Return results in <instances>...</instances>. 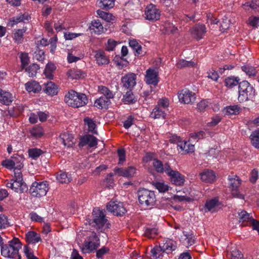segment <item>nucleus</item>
I'll list each match as a JSON object with an SVG mask.
<instances>
[{"instance_id": "f257e3e1", "label": "nucleus", "mask_w": 259, "mask_h": 259, "mask_svg": "<svg viewBox=\"0 0 259 259\" xmlns=\"http://www.w3.org/2000/svg\"><path fill=\"white\" fill-rule=\"evenodd\" d=\"M89 224L101 232L109 229L110 225L105 213L98 208H94L92 218L89 221Z\"/></svg>"}, {"instance_id": "f03ea898", "label": "nucleus", "mask_w": 259, "mask_h": 259, "mask_svg": "<svg viewBox=\"0 0 259 259\" xmlns=\"http://www.w3.org/2000/svg\"><path fill=\"white\" fill-rule=\"evenodd\" d=\"M22 247L20 240L16 237L8 242V244L2 245L1 254L5 257L11 259H21L19 251Z\"/></svg>"}, {"instance_id": "7ed1b4c3", "label": "nucleus", "mask_w": 259, "mask_h": 259, "mask_svg": "<svg viewBox=\"0 0 259 259\" xmlns=\"http://www.w3.org/2000/svg\"><path fill=\"white\" fill-rule=\"evenodd\" d=\"M64 101L68 106L78 108L85 105L88 102V99L84 94L70 90L65 96Z\"/></svg>"}, {"instance_id": "20e7f679", "label": "nucleus", "mask_w": 259, "mask_h": 259, "mask_svg": "<svg viewBox=\"0 0 259 259\" xmlns=\"http://www.w3.org/2000/svg\"><path fill=\"white\" fill-rule=\"evenodd\" d=\"M238 89V100L240 102L251 100L255 97V89L247 81L243 80L240 82Z\"/></svg>"}, {"instance_id": "39448f33", "label": "nucleus", "mask_w": 259, "mask_h": 259, "mask_svg": "<svg viewBox=\"0 0 259 259\" xmlns=\"http://www.w3.org/2000/svg\"><path fill=\"white\" fill-rule=\"evenodd\" d=\"M139 203L143 205L151 206L154 205L156 196L154 191L145 188H140L137 192Z\"/></svg>"}, {"instance_id": "423d86ee", "label": "nucleus", "mask_w": 259, "mask_h": 259, "mask_svg": "<svg viewBox=\"0 0 259 259\" xmlns=\"http://www.w3.org/2000/svg\"><path fill=\"white\" fill-rule=\"evenodd\" d=\"M100 246V239L96 233L92 232L80 248L83 253H89L96 250Z\"/></svg>"}, {"instance_id": "0eeeda50", "label": "nucleus", "mask_w": 259, "mask_h": 259, "mask_svg": "<svg viewBox=\"0 0 259 259\" xmlns=\"http://www.w3.org/2000/svg\"><path fill=\"white\" fill-rule=\"evenodd\" d=\"M49 185L47 181L33 182L30 189L29 193L35 197H41L46 195L49 190Z\"/></svg>"}, {"instance_id": "6e6552de", "label": "nucleus", "mask_w": 259, "mask_h": 259, "mask_svg": "<svg viewBox=\"0 0 259 259\" xmlns=\"http://www.w3.org/2000/svg\"><path fill=\"white\" fill-rule=\"evenodd\" d=\"M229 181V188L231 190V195L233 197L244 199V196L238 190V187L241 184V180L237 176L228 177Z\"/></svg>"}, {"instance_id": "1a4fd4ad", "label": "nucleus", "mask_w": 259, "mask_h": 259, "mask_svg": "<svg viewBox=\"0 0 259 259\" xmlns=\"http://www.w3.org/2000/svg\"><path fill=\"white\" fill-rule=\"evenodd\" d=\"M166 174L169 178L172 184L177 186H182L185 182V177L177 170H174L170 167H167Z\"/></svg>"}, {"instance_id": "9d476101", "label": "nucleus", "mask_w": 259, "mask_h": 259, "mask_svg": "<svg viewBox=\"0 0 259 259\" xmlns=\"http://www.w3.org/2000/svg\"><path fill=\"white\" fill-rule=\"evenodd\" d=\"M107 209L117 216L123 215L126 212V208L123 202L110 201L107 205Z\"/></svg>"}, {"instance_id": "9b49d317", "label": "nucleus", "mask_w": 259, "mask_h": 259, "mask_svg": "<svg viewBox=\"0 0 259 259\" xmlns=\"http://www.w3.org/2000/svg\"><path fill=\"white\" fill-rule=\"evenodd\" d=\"M145 18L151 21H156L159 19L160 11L156 6L150 4L147 6L145 11Z\"/></svg>"}, {"instance_id": "f8f14e48", "label": "nucleus", "mask_w": 259, "mask_h": 259, "mask_svg": "<svg viewBox=\"0 0 259 259\" xmlns=\"http://www.w3.org/2000/svg\"><path fill=\"white\" fill-rule=\"evenodd\" d=\"M178 98L181 103L192 104L195 101L196 95L189 90L184 89L178 93Z\"/></svg>"}, {"instance_id": "ddd939ff", "label": "nucleus", "mask_w": 259, "mask_h": 259, "mask_svg": "<svg viewBox=\"0 0 259 259\" xmlns=\"http://www.w3.org/2000/svg\"><path fill=\"white\" fill-rule=\"evenodd\" d=\"M115 175L126 178H131L134 177L136 173V168L133 166L127 167H116L113 169Z\"/></svg>"}, {"instance_id": "4468645a", "label": "nucleus", "mask_w": 259, "mask_h": 259, "mask_svg": "<svg viewBox=\"0 0 259 259\" xmlns=\"http://www.w3.org/2000/svg\"><path fill=\"white\" fill-rule=\"evenodd\" d=\"M6 186L19 193H24L28 190L26 184L23 181H18L13 179L7 182Z\"/></svg>"}, {"instance_id": "2eb2a0df", "label": "nucleus", "mask_w": 259, "mask_h": 259, "mask_svg": "<svg viewBox=\"0 0 259 259\" xmlns=\"http://www.w3.org/2000/svg\"><path fill=\"white\" fill-rule=\"evenodd\" d=\"M137 76L135 73H129L121 78L123 86L126 89L132 90L136 84Z\"/></svg>"}, {"instance_id": "dca6fc26", "label": "nucleus", "mask_w": 259, "mask_h": 259, "mask_svg": "<svg viewBox=\"0 0 259 259\" xmlns=\"http://www.w3.org/2000/svg\"><path fill=\"white\" fill-rule=\"evenodd\" d=\"M74 137L72 135L67 132L61 134L57 138V142L62 144L64 147H71L74 144Z\"/></svg>"}, {"instance_id": "f3484780", "label": "nucleus", "mask_w": 259, "mask_h": 259, "mask_svg": "<svg viewBox=\"0 0 259 259\" xmlns=\"http://www.w3.org/2000/svg\"><path fill=\"white\" fill-rule=\"evenodd\" d=\"M87 145H88L90 148L96 146L97 145V139L91 135H87L82 137L80 139L78 146L80 147H83Z\"/></svg>"}, {"instance_id": "a211bd4d", "label": "nucleus", "mask_w": 259, "mask_h": 259, "mask_svg": "<svg viewBox=\"0 0 259 259\" xmlns=\"http://www.w3.org/2000/svg\"><path fill=\"white\" fill-rule=\"evenodd\" d=\"M158 72L154 69L149 68L146 71L145 80L149 84L156 85L158 82Z\"/></svg>"}, {"instance_id": "6ab92c4d", "label": "nucleus", "mask_w": 259, "mask_h": 259, "mask_svg": "<svg viewBox=\"0 0 259 259\" xmlns=\"http://www.w3.org/2000/svg\"><path fill=\"white\" fill-rule=\"evenodd\" d=\"M219 201L218 198L207 200L204 205V211H210L212 213L216 212L219 210Z\"/></svg>"}, {"instance_id": "aec40b11", "label": "nucleus", "mask_w": 259, "mask_h": 259, "mask_svg": "<svg viewBox=\"0 0 259 259\" xmlns=\"http://www.w3.org/2000/svg\"><path fill=\"white\" fill-rule=\"evenodd\" d=\"M191 34L196 39H201L206 33V28L204 25L198 24L192 28Z\"/></svg>"}, {"instance_id": "412c9836", "label": "nucleus", "mask_w": 259, "mask_h": 259, "mask_svg": "<svg viewBox=\"0 0 259 259\" xmlns=\"http://www.w3.org/2000/svg\"><path fill=\"white\" fill-rule=\"evenodd\" d=\"M200 179L202 182L207 183H211L214 182L216 176L214 171L210 169H204L200 174Z\"/></svg>"}, {"instance_id": "4be33fe9", "label": "nucleus", "mask_w": 259, "mask_h": 259, "mask_svg": "<svg viewBox=\"0 0 259 259\" xmlns=\"http://www.w3.org/2000/svg\"><path fill=\"white\" fill-rule=\"evenodd\" d=\"M238 214L239 222L241 224L242 226L249 225L253 219L251 213H249L245 210H241L240 212H238Z\"/></svg>"}, {"instance_id": "5701e85b", "label": "nucleus", "mask_w": 259, "mask_h": 259, "mask_svg": "<svg viewBox=\"0 0 259 259\" xmlns=\"http://www.w3.org/2000/svg\"><path fill=\"white\" fill-rule=\"evenodd\" d=\"M96 63L99 65H103L109 64L110 60L106 53L102 50L96 51L95 55Z\"/></svg>"}, {"instance_id": "b1692460", "label": "nucleus", "mask_w": 259, "mask_h": 259, "mask_svg": "<svg viewBox=\"0 0 259 259\" xmlns=\"http://www.w3.org/2000/svg\"><path fill=\"white\" fill-rule=\"evenodd\" d=\"M24 110V107L21 104L15 103L13 107L8 108V115L10 117H17Z\"/></svg>"}, {"instance_id": "393cba45", "label": "nucleus", "mask_w": 259, "mask_h": 259, "mask_svg": "<svg viewBox=\"0 0 259 259\" xmlns=\"http://www.w3.org/2000/svg\"><path fill=\"white\" fill-rule=\"evenodd\" d=\"M67 75L68 77L72 79H78L84 78L87 74L80 69L73 68L68 70Z\"/></svg>"}, {"instance_id": "a878e982", "label": "nucleus", "mask_w": 259, "mask_h": 259, "mask_svg": "<svg viewBox=\"0 0 259 259\" xmlns=\"http://www.w3.org/2000/svg\"><path fill=\"white\" fill-rule=\"evenodd\" d=\"M153 166L155 169V170L159 173L163 174L166 173V169L167 167H170L168 162H166L164 163L158 159H154L153 162Z\"/></svg>"}, {"instance_id": "bb28decb", "label": "nucleus", "mask_w": 259, "mask_h": 259, "mask_svg": "<svg viewBox=\"0 0 259 259\" xmlns=\"http://www.w3.org/2000/svg\"><path fill=\"white\" fill-rule=\"evenodd\" d=\"M27 30L26 27L21 29H18L15 30L13 33V39L15 43L17 44H22L24 41V34Z\"/></svg>"}, {"instance_id": "cd10ccee", "label": "nucleus", "mask_w": 259, "mask_h": 259, "mask_svg": "<svg viewBox=\"0 0 259 259\" xmlns=\"http://www.w3.org/2000/svg\"><path fill=\"white\" fill-rule=\"evenodd\" d=\"M159 245L164 252L167 253H171L176 248L175 243L170 239L164 241L163 242L160 244Z\"/></svg>"}, {"instance_id": "c85d7f7f", "label": "nucleus", "mask_w": 259, "mask_h": 259, "mask_svg": "<svg viewBox=\"0 0 259 259\" xmlns=\"http://www.w3.org/2000/svg\"><path fill=\"white\" fill-rule=\"evenodd\" d=\"M13 100L14 97L12 94L0 89V103L6 105H9Z\"/></svg>"}, {"instance_id": "c756f323", "label": "nucleus", "mask_w": 259, "mask_h": 259, "mask_svg": "<svg viewBox=\"0 0 259 259\" xmlns=\"http://www.w3.org/2000/svg\"><path fill=\"white\" fill-rule=\"evenodd\" d=\"M25 238L28 243L35 244L41 241L40 235L33 231L28 232L25 235Z\"/></svg>"}, {"instance_id": "7c9ffc66", "label": "nucleus", "mask_w": 259, "mask_h": 259, "mask_svg": "<svg viewBox=\"0 0 259 259\" xmlns=\"http://www.w3.org/2000/svg\"><path fill=\"white\" fill-rule=\"evenodd\" d=\"M110 104V100L105 97H101L95 101L94 106L99 109H107Z\"/></svg>"}, {"instance_id": "2f4dec72", "label": "nucleus", "mask_w": 259, "mask_h": 259, "mask_svg": "<svg viewBox=\"0 0 259 259\" xmlns=\"http://www.w3.org/2000/svg\"><path fill=\"white\" fill-rule=\"evenodd\" d=\"M58 87L52 81H49L45 84V89L44 92L50 96H54L58 93Z\"/></svg>"}, {"instance_id": "473e14b6", "label": "nucleus", "mask_w": 259, "mask_h": 259, "mask_svg": "<svg viewBox=\"0 0 259 259\" xmlns=\"http://www.w3.org/2000/svg\"><path fill=\"white\" fill-rule=\"evenodd\" d=\"M227 256L229 259H241L243 257V254L235 247L227 249Z\"/></svg>"}, {"instance_id": "72a5a7b5", "label": "nucleus", "mask_w": 259, "mask_h": 259, "mask_svg": "<svg viewBox=\"0 0 259 259\" xmlns=\"http://www.w3.org/2000/svg\"><path fill=\"white\" fill-rule=\"evenodd\" d=\"M25 89L28 92L38 93L41 90V87L36 81L33 80L25 84Z\"/></svg>"}, {"instance_id": "f704fd0d", "label": "nucleus", "mask_w": 259, "mask_h": 259, "mask_svg": "<svg viewBox=\"0 0 259 259\" xmlns=\"http://www.w3.org/2000/svg\"><path fill=\"white\" fill-rule=\"evenodd\" d=\"M56 179L59 183L62 184L69 183L72 180L71 175L63 171H60L57 174Z\"/></svg>"}, {"instance_id": "c9c22d12", "label": "nucleus", "mask_w": 259, "mask_h": 259, "mask_svg": "<svg viewBox=\"0 0 259 259\" xmlns=\"http://www.w3.org/2000/svg\"><path fill=\"white\" fill-rule=\"evenodd\" d=\"M150 116L153 119L161 118L164 119L166 116V113L164 110L156 106L151 112Z\"/></svg>"}, {"instance_id": "e433bc0d", "label": "nucleus", "mask_w": 259, "mask_h": 259, "mask_svg": "<svg viewBox=\"0 0 259 259\" xmlns=\"http://www.w3.org/2000/svg\"><path fill=\"white\" fill-rule=\"evenodd\" d=\"M178 146L182 151L186 153H192L194 151V145L190 144L189 142L181 141L178 144Z\"/></svg>"}, {"instance_id": "4c0bfd02", "label": "nucleus", "mask_w": 259, "mask_h": 259, "mask_svg": "<svg viewBox=\"0 0 259 259\" xmlns=\"http://www.w3.org/2000/svg\"><path fill=\"white\" fill-rule=\"evenodd\" d=\"M56 67L55 65L52 63H49L46 66L45 69L44 71L46 78L51 79L54 77V72L56 70Z\"/></svg>"}, {"instance_id": "58836bf2", "label": "nucleus", "mask_w": 259, "mask_h": 259, "mask_svg": "<svg viewBox=\"0 0 259 259\" xmlns=\"http://www.w3.org/2000/svg\"><path fill=\"white\" fill-rule=\"evenodd\" d=\"M240 111V107L238 105H230L226 106L223 110L225 115H237Z\"/></svg>"}, {"instance_id": "ea45409f", "label": "nucleus", "mask_w": 259, "mask_h": 259, "mask_svg": "<svg viewBox=\"0 0 259 259\" xmlns=\"http://www.w3.org/2000/svg\"><path fill=\"white\" fill-rule=\"evenodd\" d=\"M90 28L97 34H100L103 31V26L99 20L92 21Z\"/></svg>"}, {"instance_id": "a19ab883", "label": "nucleus", "mask_w": 259, "mask_h": 259, "mask_svg": "<svg viewBox=\"0 0 259 259\" xmlns=\"http://www.w3.org/2000/svg\"><path fill=\"white\" fill-rule=\"evenodd\" d=\"M115 0H98L97 3L102 9L108 10L114 6Z\"/></svg>"}, {"instance_id": "79ce46f5", "label": "nucleus", "mask_w": 259, "mask_h": 259, "mask_svg": "<svg viewBox=\"0 0 259 259\" xmlns=\"http://www.w3.org/2000/svg\"><path fill=\"white\" fill-rule=\"evenodd\" d=\"M13 161H14V169L20 170L23 167V158L22 156L18 154H15L12 156Z\"/></svg>"}, {"instance_id": "37998d69", "label": "nucleus", "mask_w": 259, "mask_h": 259, "mask_svg": "<svg viewBox=\"0 0 259 259\" xmlns=\"http://www.w3.org/2000/svg\"><path fill=\"white\" fill-rule=\"evenodd\" d=\"M83 121L84 124L88 125V130L89 132H91L94 134H98L97 131L96 130V124L92 119L87 117L84 118Z\"/></svg>"}, {"instance_id": "c03bdc74", "label": "nucleus", "mask_w": 259, "mask_h": 259, "mask_svg": "<svg viewBox=\"0 0 259 259\" xmlns=\"http://www.w3.org/2000/svg\"><path fill=\"white\" fill-rule=\"evenodd\" d=\"M123 100L126 104H134L137 102V98L135 97L131 90L125 93L123 96Z\"/></svg>"}, {"instance_id": "a18cd8bd", "label": "nucleus", "mask_w": 259, "mask_h": 259, "mask_svg": "<svg viewBox=\"0 0 259 259\" xmlns=\"http://www.w3.org/2000/svg\"><path fill=\"white\" fill-rule=\"evenodd\" d=\"M252 145L256 148L259 149V130L252 132L250 136Z\"/></svg>"}, {"instance_id": "49530a36", "label": "nucleus", "mask_w": 259, "mask_h": 259, "mask_svg": "<svg viewBox=\"0 0 259 259\" xmlns=\"http://www.w3.org/2000/svg\"><path fill=\"white\" fill-rule=\"evenodd\" d=\"M98 89L100 93L103 95V97H105L109 100L114 98L113 93L108 88L101 85L99 86Z\"/></svg>"}, {"instance_id": "de8ad7c7", "label": "nucleus", "mask_w": 259, "mask_h": 259, "mask_svg": "<svg viewBox=\"0 0 259 259\" xmlns=\"http://www.w3.org/2000/svg\"><path fill=\"white\" fill-rule=\"evenodd\" d=\"M158 234V229L156 228L147 227L145 228V236L150 239L154 238Z\"/></svg>"}, {"instance_id": "09e8293b", "label": "nucleus", "mask_w": 259, "mask_h": 259, "mask_svg": "<svg viewBox=\"0 0 259 259\" xmlns=\"http://www.w3.org/2000/svg\"><path fill=\"white\" fill-rule=\"evenodd\" d=\"M243 7L246 10H249V8H250L255 11H259V1L255 0L250 2H246L243 5Z\"/></svg>"}, {"instance_id": "8fccbe9b", "label": "nucleus", "mask_w": 259, "mask_h": 259, "mask_svg": "<svg viewBox=\"0 0 259 259\" xmlns=\"http://www.w3.org/2000/svg\"><path fill=\"white\" fill-rule=\"evenodd\" d=\"M150 252L151 256L154 259H158L162 256V254L164 252L160 245L156 246L152 248Z\"/></svg>"}, {"instance_id": "3c124183", "label": "nucleus", "mask_w": 259, "mask_h": 259, "mask_svg": "<svg viewBox=\"0 0 259 259\" xmlns=\"http://www.w3.org/2000/svg\"><path fill=\"white\" fill-rule=\"evenodd\" d=\"M239 80L238 77H228L225 80V83L226 87L229 88H233L235 86L239 85Z\"/></svg>"}, {"instance_id": "603ef678", "label": "nucleus", "mask_w": 259, "mask_h": 259, "mask_svg": "<svg viewBox=\"0 0 259 259\" xmlns=\"http://www.w3.org/2000/svg\"><path fill=\"white\" fill-rule=\"evenodd\" d=\"M19 58L21 63L22 69H24L29 63V57L28 54L25 52H21L20 54Z\"/></svg>"}, {"instance_id": "864d4df0", "label": "nucleus", "mask_w": 259, "mask_h": 259, "mask_svg": "<svg viewBox=\"0 0 259 259\" xmlns=\"http://www.w3.org/2000/svg\"><path fill=\"white\" fill-rule=\"evenodd\" d=\"M25 69L30 77H33L36 75L37 70L39 69V66L37 64L33 63L28 68Z\"/></svg>"}, {"instance_id": "5fc2aeb1", "label": "nucleus", "mask_w": 259, "mask_h": 259, "mask_svg": "<svg viewBox=\"0 0 259 259\" xmlns=\"http://www.w3.org/2000/svg\"><path fill=\"white\" fill-rule=\"evenodd\" d=\"M28 153L29 157L33 159H36L43 153V151L40 149L35 148L29 149L28 151Z\"/></svg>"}, {"instance_id": "6e6d98bb", "label": "nucleus", "mask_w": 259, "mask_h": 259, "mask_svg": "<svg viewBox=\"0 0 259 259\" xmlns=\"http://www.w3.org/2000/svg\"><path fill=\"white\" fill-rule=\"evenodd\" d=\"M97 13L100 18L107 22H110L111 20H114L113 16L110 13H107L101 10L97 11Z\"/></svg>"}, {"instance_id": "4d7b16f0", "label": "nucleus", "mask_w": 259, "mask_h": 259, "mask_svg": "<svg viewBox=\"0 0 259 259\" xmlns=\"http://www.w3.org/2000/svg\"><path fill=\"white\" fill-rule=\"evenodd\" d=\"M241 68L242 71L245 72L249 76H255L257 73L256 69L251 66L244 65Z\"/></svg>"}, {"instance_id": "13d9d810", "label": "nucleus", "mask_w": 259, "mask_h": 259, "mask_svg": "<svg viewBox=\"0 0 259 259\" xmlns=\"http://www.w3.org/2000/svg\"><path fill=\"white\" fill-rule=\"evenodd\" d=\"M195 65L194 62L188 61L184 59L180 60L177 63L176 66L179 68L185 67H193Z\"/></svg>"}, {"instance_id": "bf43d9fd", "label": "nucleus", "mask_w": 259, "mask_h": 259, "mask_svg": "<svg viewBox=\"0 0 259 259\" xmlns=\"http://www.w3.org/2000/svg\"><path fill=\"white\" fill-rule=\"evenodd\" d=\"M153 185L160 193H164L168 190V186L164 183L156 182Z\"/></svg>"}, {"instance_id": "052dcab7", "label": "nucleus", "mask_w": 259, "mask_h": 259, "mask_svg": "<svg viewBox=\"0 0 259 259\" xmlns=\"http://www.w3.org/2000/svg\"><path fill=\"white\" fill-rule=\"evenodd\" d=\"M30 133L31 135L35 138H40L43 135L42 130L40 127L33 128Z\"/></svg>"}, {"instance_id": "680f3d73", "label": "nucleus", "mask_w": 259, "mask_h": 259, "mask_svg": "<svg viewBox=\"0 0 259 259\" xmlns=\"http://www.w3.org/2000/svg\"><path fill=\"white\" fill-rule=\"evenodd\" d=\"M14 163L12 157L11 159L3 160L2 162V165L8 169H14Z\"/></svg>"}, {"instance_id": "e2e57ef3", "label": "nucleus", "mask_w": 259, "mask_h": 259, "mask_svg": "<svg viewBox=\"0 0 259 259\" xmlns=\"http://www.w3.org/2000/svg\"><path fill=\"white\" fill-rule=\"evenodd\" d=\"M117 42L112 39H109L106 44V50L108 51H111L114 50L116 46Z\"/></svg>"}, {"instance_id": "0e129e2a", "label": "nucleus", "mask_w": 259, "mask_h": 259, "mask_svg": "<svg viewBox=\"0 0 259 259\" xmlns=\"http://www.w3.org/2000/svg\"><path fill=\"white\" fill-rule=\"evenodd\" d=\"M169 105L168 100L167 99H161L158 102L156 106L165 110Z\"/></svg>"}, {"instance_id": "69168bd1", "label": "nucleus", "mask_w": 259, "mask_h": 259, "mask_svg": "<svg viewBox=\"0 0 259 259\" xmlns=\"http://www.w3.org/2000/svg\"><path fill=\"white\" fill-rule=\"evenodd\" d=\"M117 154L119 157L118 164H122L125 160V150L123 149H118Z\"/></svg>"}, {"instance_id": "338daca9", "label": "nucleus", "mask_w": 259, "mask_h": 259, "mask_svg": "<svg viewBox=\"0 0 259 259\" xmlns=\"http://www.w3.org/2000/svg\"><path fill=\"white\" fill-rule=\"evenodd\" d=\"M54 27L57 32H59L63 29H65L64 22L63 20H59L57 23H55Z\"/></svg>"}, {"instance_id": "774afa93", "label": "nucleus", "mask_w": 259, "mask_h": 259, "mask_svg": "<svg viewBox=\"0 0 259 259\" xmlns=\"http://www.w3.org/2000/svg\"><path fill=\"white\" fill-rule=\"evenodd\" d=\"M248 24L253 27H257L259 24V17H250L248 19Z\"/></svg>"}]
</instances>
